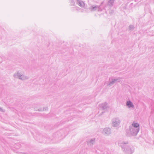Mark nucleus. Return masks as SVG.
I'll return each mask as SVG.
<instances>
[{"label":"nucleus","instance_id":"obj_1","mask_svg":"<svg viewBox=\"0 0 154 154\" xmlns=\"http://www.w3.org/2000/svg\"><path fill=\"white\" fill-rule=\"evenodd\" d=\"M139 125L138 123L134 122L129 127V130L127 132L129 136H136L139 131Z\"/></svg>","mask_w":154,"mask_h":154},{"label":"nucleus","instance_id":"obj_2","mask_svg":"<svg viewBox=\"0 0 154 154\" xmlns=\"http://www.w3.org/2000/svg\"><path fill=\"white\" fill-rule=\"evenodd\" d=\"M128 143L127 141L123 142L120 143V146L122 148V151L127 154H131L134 152V150L131 149L129 146L126 145Z\"/></svg>","mask_w":154,"mask_h":154},{"label":"nucleus","instance_id":"obj_3","mask_svg":"<svg viewBox=\"0 0 154 154\" xmlns=\"http://www.w3.org/2000/svg\"><path fill=\"white\" fill-rule=\"evenodd\" d=\"M14 77L22 81L26 80L29 79V77L23 74L20 71L15 72L14 75Z\"/></svg>","mask_w":154,"mask_h":154},{"label":"nucleus","instance_id":"obj_4","mask_svg":"<svg viewBox=\"0 0 154 154\" xmlns=\"http://www.w3.org/2000/svg\"><path fill=\"white\" fill-rule=\"evenodd\" d=\"M121 77H119L118 78H116L114 79L112 78H110L109 80L110 82L107 85L109 86H110L113 85L116 82H120V80L122 79Z\"/></svg>","mask_w":154,"mask_h":154},{"label":"nucleus","instance_id":"obj_5","mask_svg":"<svg viewBox=\"0 0 154 154\" xmlns=\"http://www.w3.org/2000/svg\"><path fill=\"white\" fill-rule=\"evenodd\" d=\"M112 126L113 127H117L120 124L121 121L118 118H113L112 120Z\"/></svg>","mask_w":154,"mask_h":154},{"label":"nucleus","instance_id":"obj_6","mask_svg":"<svg viewBox=\"0 0 154 154\" xmlns=\"http://www.w3.org/2000/svg\"><path fill=\"white\" fill-rule=\"evenodd\" d=\"M111 133V129L109 128H105L103 130L102 133L105 136L109 135Z\"/></svg>","mask_w":154,"mask_h":154},{"label":"nucleus","instance_id":"obj_7","mask_svg":"<svg viewBox=\"0 0 154 154\" xmlns=\"http://www.w3.org/2000/svg\"><path fill=\"white\" fill-rule=\"evenodd\" d=\"M96 139L95 138H93L87 141V145L90 146H92L95 143Z\"/></svg>","mask_w":154,"mask_h":154},{"label":"nucleus","instance_id":"obj_8","mask_svg":"<svg viewBox=\"0 0 154 154\" xmlns=\"http://www.w3.org/2000/svg\"><path fill=\"white\" fill-rule=\"evenodd\" d=\"M100 8V6L97 5H92L91 7L89 8V9L92 11H94L98 10L99 11Z\"/></svg>","mask_w":154,"mask_h":154},{"label":"nucleus","instance_id":"obj_9","mask_svg":"<svg viewBox=\"0 0 154 154\" xmlns=\"http://www.w3.org/2000/svg\"><path fill=\"white\" fill-rule=\"evenodd\" d=\"M126 105L128 108H134V105L130 101H128L126 102Z\"/></svg>","mask_w":154,"mask_h":154},{"label":"nucleus","instance_id":"obj_10","mask_svg":"<svg viewBox=\"0 0 154 154\" xmlns=\"http://www.w3.org/2000/svg\"><path fill=\"white\" fill-rule=\"evenodd\" d=\"M77 4L81 7H83L85 5V4L83 2L81 1L77 0Z\"/></svg>","mask_w":154,"mask_h":154},{"label":"nucleus","instance_id":"obj_11","mask_svg":"<svg viewBox=\"0 0 154 154\" xmlns=\"http://www.w3.org/2000/svg\"><path fill=\"white\" fill-rule=\"evenodd\" d=\"M100 107L103 109H105L108 107L107 104L106 103L101 104Z\"/></svg>","mask_w":154,"mask_h":154},{"label":"nucleus","instance_id":"obj_12","mask_svg":"<svg viewBox=\"0 0 154 154\" xmlns=\"http://www.w3.org/2000/svg\"><path fill=\"white\" fill-rule=\"evenodd\" d=\"M114 0H109V5L110 6H112L113 5Z\"/></svg>","mask_w":154,"mask_h":154},{"label":"nucleus","instance_id":"obj_13","mask_svg":"<svg viewBox=\"0 0 154 154\" xmlns=\"http://www.w3.org/2000/svg\"><path fill=\"white\" fill-rule=\"evenodd\" d=\"M134 28V26L133 25H130L128 27V29L130 31H133Z\"/></svg>","mask_w":154,"mask_h":154},{"label":"nucleus","instance_id":"obj_14","mask_svg":"<svg viewBox=\"0 0 154 154\" xmlns=\"http://www.w3.org/2000/svg\"><path fill=\"white\" fill-rule=\"evenodd\" d=\"M48 109V107H44L43 108V109H38V111H44V110H47Z\"/></svg>","mask_w":154,"mask_h":154},{"label":"nucleus","instance_id":"obj_15","mask_svg":"<svg viewBox=\"0 0 154 154\" xmlns=\"http://www.w3.org/2000/svg\"><path fill=\"white\" fill-rule=\"evenodd\" d=\"M0 111L2 112H5V110L0 107Z\"/></svg>","mask_w":154,"mask_h":154},{"label":"nucleus","instance_id":"obj_16","mask_svg":"<svg viewBox=\"0 0 154 154\" xmlns=\"http://www.w3.org/2000/svg\"><path fill=\"white\" fill-rule=\"evenodd\" d=\"M71 5H74V4H75L74 2L72 0L71 1Z\"/></svg>","mask_w":154,"mask_h":154},{"label":"nucleus","instance_id":"obj_17","mask_svg":"<svg viewBox=\"0 0 154 154\" xmlns=\"http://www.w3.org/2000/svg\"><path fill=\"white\" fill-rule=\"evenodd\" d=\"M104 112H102L101 113V114H100V116H101L102 114H103Z\"/></svg>","mask_w":154,"mask_h":154}]
</instances>
